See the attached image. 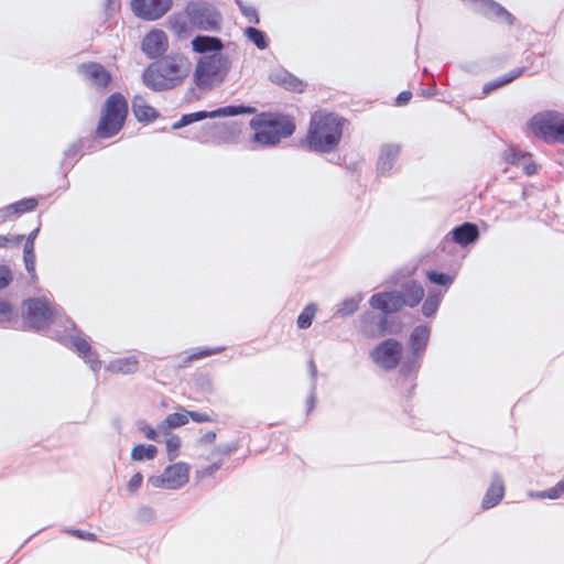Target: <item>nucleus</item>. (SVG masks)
<instances>
[{
  "label": "nucleus",
  "instance_id": "nucleus-1",
  "mask_svg": "<svg viewBox=\"0 0 564 564\" xmlns=\"http://www.w3.org/2000/svg\"><path fill=\"white\" fill-rule=\"evenodd\" d=\"M192 50L203 54L196 62L193 72V84L185 93V100L198 99L195 89L206 93L221 85L231 67L232 61L228 54L223 53L224 42L218 36L198 34L191 41Z\"/></svg>",
  "mask_w": 564,
  "mask_h": 564
},
{
  "label": "nucleus",
  "instance_id": "nucleus-2",
  "mask_svg": "<svg viewBox=\"0 0 564 564\" xmlns=\"http://www.w3.org/2000/svg\"><path fill=\"white\" fill-rule=\"evenodd\" d=\"M192 69L191 61L183 54L166 55L142 72L143 84L154 93L172 90L181 86Z\"/></svg>",
  "mask_w": 564,
  "mask_h": 564
},
{
  "label": "nucleus",
  "instance_id": "nucleus-3",
  "mask_svg": "<svg viewBox=\"0 0 564 564\" xmlns=\"http://www.w3.org/2000/svg\"><path fill=\"white\" fill-rule=\"evenodd\" d=\"M345 118L334 112H316L312 116L305 137V147L310 152L330 153L339 144Z\"/></svg>",
  "mask_w": 564,
  "mask_h": 564
},
{
  "label": "nucleus",
  "instance_id": "nucleus-4",
  "mask_svg": "<svg viewBox=\"0 0 564 564\" xmlns=\"http://www.w3.org/2000/svg\"><path fill=\"white\" fill-rule=\"evenodd\" d=\"M63 330H52L51 337L57 340L66 348L74 349L94 372H98L101 368V361L96 351L93 350L87 336L83 335L80 328L74 321L66 317L63 323Z\"/></svg>",
  "mask_w": 564,
  "mask_h": 564
},
{
  "label": "nucleus",
  "instance_id": "nucleus-5",
  "mask_svg": "<svg viewBox=\"0 0 564 564\" xmlns=\"http://www.w3.org/2000/svg\"><path fill=\"white\" fill-rule=\"evenodd\" d=\"M128 112L129 106L123 95L111 94L104 104L95 131L96 135L100 139H109L118 134L124 126Z\"/></svg>",
  "mask_w": 564,
  "mask_h": 564
},
{
  "label": "nucleus",
  "instance_id": "nucleus-6",
  "mask_svg": "<svg viewBox=\"0 0 564 564\" xmlns=\"http://www.w3.org/2000/svg\"><path fill=\"white\" fill-rule=\"evenodd\" d=\"M22 318L29 329L42 332L57 321L63 324L65 317L58 315V310L46 297L37 296L23 300Z\"/></svg>",
  "mask_w": 564,
  "mask_h": 564
},
{
  "label": "nucleus",
  "instance_id": "nucleus-7",
  "mask_svg": "<svg viewBox=\"0 0 564 564\" xmlns=\"http://www.w3.org/2000/svg\"><path fill=\"white\" fill-rule=\"evenodd\" d=\"M528 128L540 140L546 143L564 144V113L556 110H544L533 115Z\"/></svg>",
  "mask_w": 564,
  "mask_h": 564
},
{
  "label": "nucleus",
  "instance_id": "nucleus-8",
  "mask_svg": "<svg viewBox=\"0 0 564 564\" xmlns=\"http://www.w3.org/2000/svg\"><path fill=\"white\" fill-rule=\"evenodd\" d=\"M188 23L200 31L218 32L221 29V13L207 1H189L185 7Z\"/></svg>",
  "mask_w": 564,
  "mask_h": 564
},
{
  "label": "nucleus",
  "instance_id": "nucleus-9",
  "mask_svg": "<svg viewBox=\"0 0 564 564\" xmlns=\"http://www.w3.org/2000/svg\"><path fill=\"white\" fill-rule=\"evenodd\" d=\"M402 344L394 338L379 343L370 352V357L382 369L390 371L398 367L402 358Z\"/></svg>",
  "mask_w": 564,
  "mask_h": 564
},
{
  "label": "nucleus",
  "instance_id": "nucleus-10",
  "mask_svg": "<svg viewBox=\"0 0 564 564\" xmlns=\"http://www.w3.org/2000/svg\"><path fill=\"white\" fill-rule=\"evenodd\" d=\"M264 120L260 121L259 126L270 129L272 133L281 142L282 139L290 138L296 129L295 122L292 117L280 112H261Z\"/></svg>",
  "mask_w": 564,
  "mask_h": 564
},
{
  "label": "nucleus",
  "instance_id": "nucleus-11",
  "mask_svg": "<svg viewBox=\"0 0 564 564\" xmlns=\"http://www.w3.org/2000/svg\"><path fill=\"white\" fill-rule=\"evenodd\" d=\"M172 4V0H131V10L142 20L155 21L162 18Z\"/></svg>",
  "mask_w": 564,
  "mask_h": 564
},
{
  "label": "nucleus",
  "instance_id": "nucleus-12",
  "mask_svg": "<svg viewBox=\"0 0 564 564\" xmlns=\"http://www.w3.org/2000/svg\"><path fill=\"white\" fill-rule=\"evenodd\" d=\"M169 41L164 31L153 29L150 31L141 42V50L147 57L158 59L164 57L167 51Z\"/></svg>",
  "mask_w": 564,
  "mask_h": 564
},
{
  "label": "nucleus",
  "instance_id": "nucleus-13",
  "mask_svg": "<svg viewBox=\"0 0 564 564\" xmlns=\"http://www.w3.org/2000/svg\"><path fill=\"white\" fill-rule=\"evenodd\" d=\"M369 305L372 310L380 311L386 315L398 313L403 308V302L397 290L372 294L369 299Z\"/></svg>",
  "mask_w": 564,
  "mask_h": 564
},
{
  "label": "nucleus",
  "instance_id": "nucleus-14",
  "mask_svg": "<svg viewBox=\"0 0 564 564\" xmlns=\"http://www.w3.org/2000/svg\"><path fill=\"white\" fill-rule=\"evenodd\" d=\"M506 163L521 167L525 175L532 176L538 172V165L532 159L530 152L522 151L516 147H510L502 153Z\"/></svg>",
  "mask_w": 564,
  "mask_h": 564
},
{
  "label": "nucleus",
  "instance_id": "nucleus-15",
  "mask_svg": "<svg viewBox=\"0 0 564 564\" xmlns=\"http://www.w3.org/2000/svg\"><path fill=\"white\" fill-rule=\"evenodd\" d=\"M422 359L423 358L408 352L402 361H400L399 376L403 382L410 383L409 388H406L408 398L412 397L416 387L415 380L422 366Z\"/></svg>",
  "mask_w": 564,
  "mask_h": 564
},
{
  "label": "nucleus",
  "instance_id": "nucleus-16",
  "mask_svg": "<svg viewBox=\"0 0 564 564\" xmlns=\"http://www.w3.org/2000/svg\"><path fill=\"white\" fill-rule=\"evenodd\" d=\"M269 80L291 93H303L307 84L283 67L273 68Z\"/></svg>",
  "mask_w": 564,
  "mask_h": 564
},
{
  "label": "nucleus",
  "instance_id": "nucleus-17",
  "mask_svg": "<svg viewBox=\"0 0 564 564\" xmlns=\"http://www.w3.org/2000/svg\"><path fill=\"white\" fill-rule=\"evenodd\" d=\"M401 145L398 143H384L381 145L377 160V174L379 176L390 174L401 154Z\"/></svg>",
  "mask_w": 564,
  "mask_h": 564
},
{
  "label": "nucleus",
  "instance_id": "nucleus-18",
  "mask_svg": "<svg viewBox=\"0 0 564 564\" xmlns=\"http://www.w3.org/2000/svg\"><path fill=\"white\" fill-rule=\"evenodd\" d=\"M431 327L426 324L417 325L410 333L408 339V352L423 358L429 346Z\"/></svg>",
  "mask_w": 564,
  "mask_h": 564
},
{
  "label": "nucleus",
  "instance_id": "nucleus-19",
  "mask_svg": "<svg viewBox=\"0 0 564 564\" xmlns=\"http://www.w3.org/2000/svg\"><path fill=\"white\" fill-rule=\"evenodd\" d=\"M78 70L97 88H106L111 82V74L100 63L80 64Z\"/></svg>",
  "mask_w": 564,
  "mask_h": 564
},
{
  "label": "nucleus",
  "instance_id": "nucleus-20",
  "mask_svg": "<svg viewBox=\"0 0 564 564\" xmlns=\"http://www.w3.org/2000/svg\"><path fill=\"white\" fill-rule=\"evenodd\" d=\"M505 481L499 473H492L491 481L481 500V508L489 510L500 503L505 497Z\"/></svg>",
  "mask_w": 564,
  "mask_h": 564
},
{
  "label": "nucleus",
  "instance_id": "nucleus-21",
  "mask_svg": "<svg viewBox=\"0 0 564 564\" xmlns=\"http://www.w3.org/2000/svg\"><path fill=\"white\" fill-rule=\"evenodd\" d=\"M448 235L458 246L468 247L479 239V228L475 223L465 221L455 226Z\"/></svg>",
  "mask_w": 564,
  "mask_h": 564
},
{
  "label": "nucleus",
  "instance_id": "nucleus-22",
  "mask_svg": "<svg viewBox=\"0 0 564 564\" xmlns=\"http://www.w3.org/2000/svg\"><path fill=\"white\" fill-rule=\"evenodd\" d=\"M262 120L264 118L261 112L250 120L249 126L254 131L251 141L261 148H274L280 144V141L270 129L259 126Z\"/></svg>",
  "mask_w": 564,
  "mask_h": 564
},
{
  "label": "nucleus",
  "instance_id": "nucleus-23",
  "mask_svg": "<svg viewBox=\"0 0 564 564\" xmlns=\"http://www.w3.org/2000/svg\"><path fill=\"white\" fill-rule=\"evenodd\" d=\"M164 474L170 489H180L188 481L189 465L183 462L169 465L165 467Z\"/></svg>",
  "mask_w": 564,
  "mask_h": 564
},
{
  "label": "nucleus",
  "instance_id": "nucleus-24",
  "mask_svg": "<svg viewBox=\"0 0 564 564\" xmlns=\"http://www.w3.org/2000/svg\"><path fill=\"white\" fill-rule=\"evenodd\" d=\"M399 295L403 302V307L408 306L413 308L423 301L425 291L421 283L415 280H410L402 284Z\"/></svg>",
  "mask_w": 564,
  "mask_h": 564
},
{
  "label": "nucleus",
  "instance_id": "nucleus-25",
  "mask_svg": "<svg viewBox=\"0 0 564 564\" xmlns=\"http://www.w3.org/2000/svg\"><path fill=\"white\" fill-rule=\"evenodd\" d=\"M480 14L489 20L503 22L508 25H512L516 21L514 15L495 0H487Z\"/></svg>",
  "mask_w": 564,
  "mask_h": 564
},
{
  "label": "nucleus",
  "instance_id": "nucleus-26",
  "mask_svg": "<svg viewBox=\"0 0 564 564\" xmlns=\"http://www.w3.org/2000/svg\"><path fill=\"white\" fill-rule=\"evenodd\" d=\"M135 119L142 123H149L160 117V112L141 96H134L131 102Z\"/></svg>",
  "mask_w": 564,
  "mask_h": 564
},
{
  "label": "nucleus",
  "instance_id": "nucleus-27",
  "mask_svg": "<svg viewBox=\"0 0 564 564\" xmlns=\"http://www.w3.org/2000/svg\"><path fill=\"white\" fill-rule=\"evenodd\" d=\"M139 358L131 355L111 360L106 369L112 373L133 375L139 370Z\"/></svg>",
  "mask_w": 564,
  "mask_h": 564
},
{
  "label": "nucleus",
  "instance_id": "nucleus-28",
  "mask_svg": "<svg viewBox=\"0 0 564 564\" xmlns=\"http://www.w3.org/2000/svg\"><path fill=\"white\" fill-rule=\"evenodd\" d=\"M257 109L252 106L240 105H228L219 107L214 110H204V115H207V119L220 118V117H235L241 115L256 113Z\"/></svg>",
  "mask_w": 564,
  "mask_h": 564
},
{
  "label": "nucleus",
  "instance_id": "nucleus-29",
  "mask_svg": "<svg viewBox=\"0 0 564 564\" xmlns=\"http://www.w3.org/2000/svg\"><path fill=\"white\" fill-rule=\"evenodd\" d=\"M257 109L252 106L240 105H228L219 107L214 110H204V115H207V119L220 118V117H235L241 115L256 113Z\"/></svg>",
  "mask_w": 564,
  "mask_h": 564
},
{
  "label": "nucleus",
  "instance_id": "nucleus-30",
  "mask_svg": "<svg viewBox=\"0 0 564 564\" xmlns=\"http://www.w3.org/2000/svg\"><path fill=\"white\" fill-rule=\"evenodd\" d=\"M527 69H528L527 66L516 67L512 70H510L509 73H506V74L497 77L496 79L486 83L482 87V94L489 95L492 91L512 83L517 78L524 75Z\"/></svg>",
  "mask_w": 564,
  "mask_h": 564
},
{
  "label": "nucleus",
  "instance_id": "nucleus-31",
  "mask_svg": "<svg viewBox=\"0 0 564 564\" xmlns=\"http://www.w3.org/2000/svg\"><path fill=\"white\" fill-rule=\"evenodd\" d=\"M224 350H225L224 346H218V347H214V348H208V347L192 348L184 352V357H182L178 366L181 368L188 367L191 365V362H193V361L220 354Z\"/></svg>",
  "mask_w": 564,
  "mask_h": 564
},
{
  "label": "nucleus",
  "instance_id": "nucleus-32",
  "mask_svg": "<svg viewBox=\"0 0 564 564\" xmlns=\"http://www.w3.org/2000/svg\"><path fill=\"white\" fill-rule=\"evenodd\" d=\"M188 423L187 410L181 408V412L169 414L160 424H158L159 431L164 435H170L169 430L183 426Z\"/></svg>",
  "mask_w": 564,
  "mask_h": 564
},
{
  "label": "nucleus",
  "instance_id": "nucleus-33",
  "mask_svg": "<svg viewBox=\"0 0 564 564\" xmlns=\"http://www.w3.org/2000/svg\"><path fill=\"white\" fill-rule=\"evenodd\" d=\"M444 292L441 290H430L427 296L423 301L421 312L424 317L432 318L436 315L441 302L443 300Z\"/></svg>",
  "mask_w": 564,
  "mask_h": 564
},
{
  "label": "nucleus",
  "instance_id": "nucleus-34",
  "mask_svg": "<svg viewBox=\"0 0 564 564\" xmlns=\"http://www.w3.org/2000/svg\"><path fill=\"white\" fill-rule=\"evenodd\" d=\"M364 300V294L358 293L356 296L344 299L336 307L334 316L346 318L351 316L359 307L360 302Z\"/></svg>",
  "mask_w": 564,
  "mask_h": 564
},
{
  "label": "nucleus",
  "instance_id": "nucleus-35",
  "mask_svg": "<svg viewBox=\"0 0 564 564\" xmlns=\"http://www.w3.org/2000/svg\"><path fill=\"white\" fill-rule=\"evenodd\" d=\"M83 149V141L77 140L68 145V148L64 151V158L61 163V169L64 171V176L66 177L69 171L74 167L77 162V156L79 155Z\"/></svg>",
  "mask_w": 564,
  "mask_h": 564
},
{
  "label": "nucleus",
  "instance_id": "nucleus-36",
  "mask_svg": "<svg viewBox=\"0 0 564 564\" xmlns=\"http://www.w3.org/2000/svg\"><path fill=\"white\" fill-rule=\"evenodd\" d=\"M243 34L257 48L265 50L269 47L270 39L264 31L256 26H247Z\"/></svg>",
  "mask_w": 564,
  "mask_h": 564
},
{
  "label": "nucleus",
  "instance_id": "nucleus-37",
  "mask_svg": "<svg viewBox=\"0 0 564 564\" xmlns=\"http://www.w3.org/2000/svg\"><path fill=\"white\" fill-rule=\"evenodd\" d=\"M158 455V447L153 444H138L131 449V459L144 462L154 459Z\"/></svg>",
  "mask_w": 564,
  "mask_h": 564
},
{
  "label": "nucleus",
  "instance_id": "nucleus-38",
  "mask_svg": "<svg viewBox=\"0 0 564 564\" xmlns=\"http://www.w3.org/2000/svg\"><path fill=\"white\" fill-rule=\"evenodd\" d=\"M378 317L372 311L364 312L358 319L359 332L368 337L375 336V327L377 326Z\"/></svg>",
  "mask_w": 564,
  "mask_h": 564
},
{
  "label": "nucleus",
  "instance_id": "nucleus-39",
  "mask_svg": "<svg viewBox=\"0 0 564 564\" xmlns=\"http://www.w3.org/2000/svg\"><path fill=\"white\" fill-rule=\"evenodd\" d=\"M426 279L432 284L443 286L445 289L444 293L449 289V286L454 282V275L446 272H440L437 270H427Z\"/></svg>",
  "mask_w": 564,
  "mask_h": 564
},
{
  "label": "nucleus",
  "instance_id": "nucleus-40",
  "mask_svg": "<svg viewBox=\"0 0 564 564\" xmlns=\"http://www.w3.org/2000/svg\"><path fill=\"white\" fill-rule=\"evenodd\" d=\"M316 311H317L316 304H314V303L307 304L304 307V310L300 313V315L297 316V321H296L297 327L300 329L308 328L313 323Z\"/></svg>",
  "mask_w": 564,
  "mask_h": 564
},
{
  "label": "nucleus",
  "instance_id": "nucleus-41",
  "mask_svg": "<svg viewBox=\"0 0 564 564\" xmlns=\"http://www.w3.org/2000/svg\"><path fill=\"white\" fill-rule=\"evenodd\" d=\"M17 317L14 306L8 300L0 299V327H6Z\"/></svg>",
  "mask_w": 564,
  "mask_h": 564
},
{
  "label": "nucleus",
  "instance_id": "nucleus-42",
  "mask_svg": "<svg viewBox=\"0 0 564 564\" xmlns=\"http://www.w3.org/2000/svg\"><path fill=\"white\" fill-rule=\"evenodd\" d=\"M39 205V200L35 197L22 198L11 204V207L15 209L17 215L33 212Z\"/></svg>",
  "mask_w": 564,
  "mask_h": 564
},
{
  "label": "nucleus",
  "instance_id": "nucleus-43",
  "mask_svg": "<svg viewBox=\"0 0 564 564\" xmlns=\"http://www.w3.org/2000/svg\"><path fill=\"white\" fill-rule=\"evenodd\" d=\"M166 452L169 460L173 462L178 456V449L181 447V438L177 435H170L165 441Z\"/></svg>",
  "mask_w": 564,
  "mask_h": 564
},
{
  "label": "nucleus",
  "instance_id": "nucleus-44",
  "mask_svg": "<svg viewBox=\"0 0 564 564\" xmlns=\"http://www.w3.org/2000/svg\"><path fill=\"white\" fill-rule=\"evenodd\" d=\"M135 425H137V429L140 432H142L148 440L154 441V442H159L160 441V438H159V432L160 431H159L158 427L153 429L144 420H138Z\"/></svg>",
  "mask_w": 564,
  "mask_h": 564
},
{
  "label": "nucleus",
  "instance_id": "nucleus-45",
  "mask_svg": "<svg viewBox=\"0 0 564 564\" xmlns=\"http://www.w3.org/2000/svg\"><path fill=\"white\" fill-rule=\"evenodd\" d=\"M457 243L451 239V236L447 234L438 243L436 250L438 253H444L448 256H456L457 253Z\"/></svg>",
  "mask_w": 564,
  "mask_h": 564
},
{
  "label": "nucleus",
  "instance_id": "nucleus-46",
  "mask_svg": "<svg viewBox=\"0 0 564 564\" xmlns=\"http://www.w3.org/2000/svg\"><path fill=\"white\" fill-rule=\"evenodd\" d=\"M394 333V329L390 326L389 317L386 314H382L378 317L377 326L375 327V336H386L388 334Z\"/></svg>",
  "mask_w": 564,
  "mask_h": 564
},
{
  "label": "nucleus",
  "instance_id": "nucleus-47",
  "mask_svg": "<svg viewBox=\"0 0 564 564\" xmlns=\"http://www.w3.org/2000/svg\"><path fill=\"white\" fill-rule=\"evenodd\" d=\"M239 447V441H232L227 444H219L213 449L212 455L227 456L236 452Z\"/></svg>",
  "mask_w": 564,
  "mask_h": 564
},
{
  "label": "nucleus",
  "instance_id": "nucleus-48",
  "mask_svg": "<svg viewBox=\"0 0 564 564\" xmlns=\"http://www.w3.org/2000/svg\"><path fill=\"white\" fill-rule=\"evenodd\" d=\"M170 25L171 29L178 35H182L188 31L187 21L181 15L170 17Z\"/></svg>",
  "mask_w": 564,
  "mask_h": 564
},
{
  "label": "nucleus",
  "instance_id": "nucleus-49",
  "mask_svg": "<svg viewBox=\"0 0 564 564\" xmlns=\"http://www.w3.org/2000/svg\"><path fill=\"white\" fill-rule=\"evenodd\" d=\"M205 119H207V115H204V110L182 115V123L185 127Z\"/></svg>",
  "mask_w": 564,
  "mask_h": 564
},
{
  "label": "nucleus",
  "instance_id": "nucleus-50",
  "mask_svg": "<svg viewBox=\"0 0 564 564\" xmlns=\"http://www.w3.org/2000/svg\"><path fill=\"white\" fill-rule=\"evenodd\" d=\"M65 532L68 534L76 536L80 540H87V541H96L97 535L93 532L84 531L80 529H66Z\"/></svg>",
  "mask_w": 564,
  "mask_h": 564
},
{
  "label": "nucleus",
  "instance_id": "nucleus-51",
  "mask_svg": "<svg viewBox=\"0 0 564 564\" xmlns=\"http://www.w3.org/2000/svg\"><path fill=\"white\" fill-rule=\"evenodd\" d=\"M241 13L243 17H246L249 20V22L254 23V24L260 23V18H259L258 11L254 7H251V6L241 7Z\"/></svg>",
  "mask_w": 564,
  "mask_h": 564
},
{
  "label": "nucleus",
  "instance_id": "nucleus-52",
  "mask_svg": "<svg viewBox=\"0 0 564 564\" xmlns=\"http://www.w3.org/2000/svg\"><path fill=\"white\" fill-rule=\"evenodd\" d=\"M167 482L169 481L166 480L164 473L162 475L150 476L148 478V484H150L154 488L170 489V485Z\"/></svg>",
  "mask_w": 564,
  "mask_h": 564
},
{
  "label": "nucleus",
  "instance_id": "nucleus-53",
  "mask_svg": "<svg viewBox=\"0 0 564 564\" xmlns=\"http://www.w3.org/2000/svg\"><path fill=\"white\" fill-rule=\"evenodd\" d=\"M12 281L11 270L7 265H0V290L10 285Z\"/></svg>",
  "mask_w": 564,
  "mask_h": 564
},
{
  "label": "nucleus",
  "instance_id": "nucleus-54",
  "mask_svg": "<svg viewBox=\"0 0 564 564\" xmlns=\"http://www.w3.org/2000/svg\"><path fill=\"white\" fill-rule=\"evenodd\" d=\"M564 495V478L561 479L555 486L547 489V496L551 500L560 499Z\"/></svg>",
  "mask_w": 564,
  "mask_h": 564
},
{
  "label": "nucleus",
  "instance_id": "nucleus-55",
  "mask_svg": "<svg viewBox=\"0 0 564 564\" xmlns=\"http://www.w3.org/2000/svg\"><path fill=\"white\" fill-rule=\"evenodd\" d=\"M142 482H143V476L141 473H135L131 478L130 480L128 481L127 484V489L130 491V492H135L137 490H139L142 486Z\"/></svg>",
  "mask_w": 564,
  "mask_h": 564
},
{
  "label": "nucleus",
  "instance_id": "nucleus-56",
  "mask_svg": "<svg viewBox=\"0 0 564 564\" xmlns=\"http://www.w3.org/2000/svg\"><path fill=\"white\" fill-rule=\"evenodd\" d=\"M25 270L32 278H35V254H23Z\"/></svg>",
  "mask_w": 564,
  "mask_h": 564
},
{
  "label": "nucleus",
  "instance_id": "nucleus-57",
  "mask_svg": "<svg viewBox=\"0 0 564 564\" xmlns=\"http://www.w3.org/2000/svg\"><path fill=\"white\" fill-rule=\"evenodd\" d=\"M188 419L191 417L196 423H204V422H213V419L206 414L198 411H187Z\"/></svg>",
  "mask_w": 564,
  "mask_h": 564
},
{
  "label": "nucleus",
  "instance_id": "nucleus-58",
  "mask_svg": "<svg viewBox=\"0 0 564 564\" xmlns=\"http://www.w3.org/2000/svg\"><path fill=\"white\" fill-rule=\"evenodd\" d=\"M153 509L147 506L139 508L137 517L140 521H151L153 518Z\"/></svg>",
  "mask_w": 564,
  "mask_h": 564
},
{
  "label": "nucleus",
  "instance_id": "nucleus-59",
  "mask_svg": "<svg viewBox=\"0 0 564 564\" xmlns=\"http://www.w3.org/2000/svg\"><path fill=\"white\" fill-rule=\"evenodd\" d=\"M221 466H223V462L218 460V462L213 463L209 466L204 467L200 470L202 477H207V476L214 475L216 471H218L221 468Z\"/></svg>",
  "mask_w": 564,
  "mask_h": 564
},
{
  "label": "nucleus",
  "instance_id": "nucleus-60",
  "mask_svg": "<svg viewBox=\"0 0 564 564\" xmlns=\"http://www.w3.org/2000/svg\"><path fill=\"white\" fill-rule=\"evenodd\" d=\"M411 98H412V93L410 90H403L397 96L395 105L404 106L411 100Z\"/></svg>",
  "mask_w": 564,
  "mask_h": 564
},
{
  "label": "nucleus",
  "instance_id": "nucleus-61",
  "mask_svg": "<svg viewBox=\"0 0 564 564\" xmlns=\"http://www.w3.org/2000/svg\"><path fill=\"white\" fill-rule=\"evenodd\" d=\"M466 4L470 6L473 10L480 14L481 9L486 6L487 0H462Z\"/></svg>",
  "mask_w": 564,
  "mask_h": 564
},
{
  "label": "nucleus",
  "instance_id": "nucleus-62",
  "mask_svg": "<svg viewBox=\"0 0 564 564\" xmlns=\"http://www.w3.org/2000/svg\"><path fill=\"white\" fill-rule=\"evenodd\" d=\"M466 4L470 6L473 10L480 14L481 9L486 6L487 0H462Z\"/></svg>",
  "mask_w": 564,
  "mask_h": 564
},
{
  "label": "nucleus",
  "instance_id": "nucleus-63",
  "mask_svg": "<svg viewBox=\"0 0 564 564\" xmlns=\"http://www.w3.org/2000/svg\"><path fill=\"white\" fill-rule=\"evenodd\" d=\"M216 437H217V435L214 431H208L199 437L198 443L199 444H210L216 440Z\"/></svg>",
  "mask_w": 564,
  "mask_h": 564
},
{
  "label": "nucleus",
  "instance_id": "nucleus-64",
  "mask_svg": "<svg viewBox=\"0 0 564 564\" xmlns=\"http://www.w3.org/2000/svg\"><path fill=\"white\" fill-rule=\"evenodd\" d=\"M12 215H17V214H15L14 207L13 208L11 207V204L8 206H4L3 208L0 209V219H7V218L11 217Z\"/></svg>",
  "mask_w": 564,
  "mask_h": 564
}]
</instances>
